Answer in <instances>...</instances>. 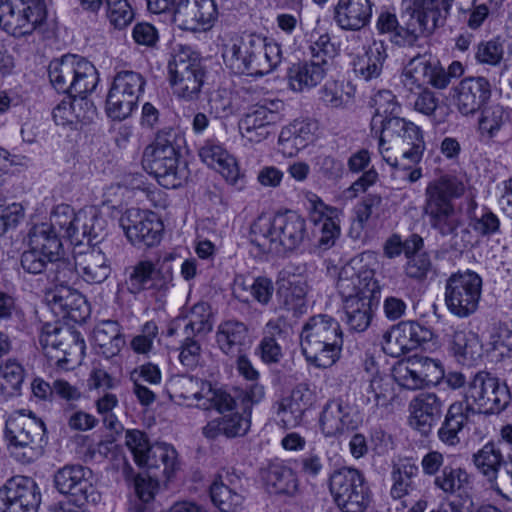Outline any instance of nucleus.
Listing matches in <instances>:
<instances>
[{
  "instance_id": "69168bd1",
  "label": "nucleus",
  "mask_w": 512,
  "mask_h": 512,
  "mask_svg": "<svg viewBox=\"0 0 512 512\" xmlns=\"http://www.w3.org/2000/svg\"><path fill=\"white\" fill-rule=\"evenodd\" d=\"M490 350L497 358L503 359L512 355V329L507 325H499L490 336Z\"/></svg>"
},
{
  "instance_id": "f8f14e48",
  "label": "nucleus",
  "mask_w": 512,
  "mask_h": 512,
  "mask_svg": "<svg viewBox=\"0 0 512 512\" xmlns=\"http://www.w3.org/2000/svg\"><path fill=\"white\" fill-rule=\"evenodd\" d=\"M329 489L342 512H364L370 503L369 488L357 469L343 467L334 471L329 478Z\"/></svg>"
},
{
  "instance_id": "7c9ffc66",
  "label": "nucleus",
  "mask_w": 512,
  "mask_h": 512,
  "mask_svg": "<svg viewBox=\"0 0 512 512\" xmlns=\"http://www.w3.org/2000/svg\"><path fill=\"white\" fill-rule=\"evenodd\" d=\"M201 160L218 171L229 183L236 185L242 178L235 158L219 143L208 140L199 150Z\"/></svg>"
},
{
  "instance_id": "c9c22d12",
  "label": "nucleus",
  "mask_w": 512,
  "mask_h": 512,
  "mask_svg": "<svg viewBox=\"0 0 512 512\" xmlns=\"http://www.w3.org/2000/svg\"><path fill=\"white\" fill-rule=\"evenodd\" d=\"M316 125L307 121H294L282 128L278 146L279 151L288 157L295 156L314 139Z\"/></svg>"
},
{
  "instance_id": "dca6fc26",
  "label": "nucleus",
  "mask_w": 512,
  "mask_h": 512,
  "mask_svg": "<svg viewBox=\"0 0 512 512\" xmlns=\"http://www.w3.org/2000/svg\"><path fill=\"white\" fill-rule=\"evenodd\" d=\"M145 80L140 73L121 71L114 77L106 100V111L113 120H123L136 108Z\"/></svg>"
},
{
  "instance_id": "680f3d73",
  "label": "nucleus",
  "mask_w": 512,
  "mask_h": 512,
  "mask_svg": "<svg viewBox=\"0 0 512 512\" xmlns=\"http://www.w3.org/2000/svg\"><path fill=\"white\" fill-rule=\"evenodd\" d=\"M451 345L454 354L458 357L474 359L476 356H479V339L471 331H455L452 335Z\"/></svg>"
},
{
  "instance_id": "9b49d317",
  "label": "nucleus",
  "mask_w": 512,
  "mask_h": 512,
  "mask_svg": "<svg viewBox=\"0 0 512 512\" xmlns=\"http://www.w3.org/2000/svg\"><path fill=\"white\" fill-rule=\"evenodd\" d=\"M46 0H0V25L10 35H31L47 19Z\"/></svg>"
},
{
  "instance_id": "6e6d98bb",
  "label": "nucleus",
  "mask_w": 512,
  "mask_h": 512,
  "mask_svg": "<svg viewBox=\"0 0 512 512\" xmlns=\"http://www.w3.org/2000/svg\"><path fill=\"white\" fill-rule=\"evenodd\" d=\"M211 307L207 302L194 304L187 316L188 323L185 325L187 335L206 334L213 328L211 320Z\"/></svg>"
},
{
  "instance_id": "20e7f679",
  "label": "nucleus",
  "mask_w": 512,
  "mask_h": 512,
  "mask_svg": "<svg viewBox=\"0 0 512 512\" xmlns=\"http://www.w3.org/2000/svg\"><path fill=\"white\" fill-rule=\"evenodd\" d=\"M309 237L306 220L294 211L259 216L251 225V243L261 253L284 256Z\"/></svg>"
},
{
  "instance_id": "72a5a7b5",
  "label": "nucleus",
  "mask_w": 512,
  "mask_h": 512,
  "mask_svg": "<svg viewBox=\"0 0 512 512\" xmlns=\"http://www.w3.org/2000/svg\"><path fill=\"white\" fill-rule=\"evenodd\" d=\"M327 70L325 60L295 63L287 71L288 85L295 92L308 91L321 83Z\"/></svg>"
},
{
  "instance_id": "393cba45",
  "label": "nucleus",
  "mask_w": 512,
  "mask_h": 512,
  "mask_svg": "<svg viewBox=\"0 0 512 512\" xmlns=\"http://www.w3.org/2000/svg\"><path fill=\"white\" fill-rule=\"evenodd\" d=\"M355 261L344 265L336 283L337 290L343 302L358 296L380 293V286L374 278V271L365 267L356 268Z\"/></svg>"
},
{
  "instance_id": "8fccbe9b",
  "label": "nucleus",
  "mask_w": 512,
  "mask_h": 512,
  "mask_svg": "<svg viewBox=\"0 0 512 512\" xmlns=\"http://www.w3.org/2000/svg\"><path fill=\"white\" fill-rule=\"evenodd\" d=\"M371 105L375 108L371 120V130L378 134V129L383 127L387 120L393 116H398L400 106L393 93L389 90L378 91L371 99Z\"/></svg>"
},
{
  "instance_id": "a211bd4d",
  "label": "nucleus",
  "mask_w": 512,
  "mask_h": 512,
  "mask_svg": "<svg viewBox=\"0 0 512 512\" xmlns=\"http://www.w3.org/2000/svg\"><path fill=\"white\" fill-rule=\"evenodd\" d=\"M174 389L183 399L193 398L205 410L215 409L220 413L230 411L235 406L234 398L225 390L215 388L208 381L181 375L173 381Z\"/></svg>"
},
{
  "instance_id": "0e129e2a",
  "label": "nucleus",
  "mask_w": 512,
  "mask_h": 512,
  "mask_svg": "<svg viewBox=\"0 0 512 512\" xmlns=\"http://www.w3.org/2000/svg\"><path fill=\"white\" fill-rule=\"evenodd\" d=\"M489 15L485 3L476 4V0H464L459 6V20L471 29L479 28Z\"/></svg>"
},
{
  "instance_id": "338daca9",
  "label": "nucleus",
  "mask_w": 512,
  "mask_h": 512,
  "mask_svg": "<svg viewBox=\"0 0 512 512\" xmlns=\"http://www.w3.org/2000/svg\"><path fill=\"white\" fill-rule=\"evenodd\" d=\"M413 359L425 386L435 385L444 377V369L440 361L425 356Z\"/></svg>"
},
{
  "instance_id": "39448f33",
  "label": "nucleus",
  "mask_w": 512,
  "mask_h": 512,
  "mask_svg": "<svg viewBox=\"0 0 512 512\" xmlns=\"http://www.w3.org/2000/svg\"><path fill=\"white\" fill-rule=\"evenodd\" d=\"M225 64L236 74L263 76L273 71L282 61L278 43L268 42L256 33H244L224 45Z\"/></svg>"
},
{
  "instance_id": "9d476101",
  "label": "nucleus",
  "mask_w": 512,
  "mask_h": 512,
  "mask_svg": "<svg viewBox=\"0 0 512 512\" xmlns=\"http://www.w3.org/2000/svg\"><path fill=\"white\" fill-rule=\"evenodd\" d=\"M168 70L174 94L185 101L198 99L205 71L196 52L188 46L177 45L169 60Z\"/></svg>"
},
{
  "instance_id": "79ce46f5",
  "label": "nucleus",
  "mask_w": 512,
  "mask_h": 512,
  "mask_svg": "<svg viewBox=\"0 0 512 512\" xmlns=\"http://www.w3.org/2000/svg\"><path fill=\"white\" fill-rule=\"evenodd\" d=\"M307 291L308 285L303 278L293 277L286 284L283 283L278 289L281 307L294 316L302 315L307 309Z\"/></svg>"
},
{
  "instance_id": "2eb2a0df",
  "label": "nucleus",
  "mask_w": 512,
  "mask_h": 512,
  "mask_svg": "<svg viewBox=\"0 0 512 512\" xmlns=\"http://www.w3.org/2000/svg\"><path fill=\"white\" fill-rule=\"evenodd\" d=\"M54 485L78 508L97 504L101 500V494L93 483L92 470L82 465H66L58 469L54 475Z\"/></svg>"
},
{
  "instance_id": "f704fd0d",
  "label": "nucleus",
  "mask_w": 512,
  "mask_h": 512,
  "mask_svg": "<svg viewBox=\"0 0 512 512\" xmlns=\"http://www.w3.org/2000/svg\"><path fill=\"white\" fill-rule=\"evenodd\" d=\"M79 275L90 284L104 282L111 273V267L105 254L95 245L86 251L77 252Z\"/></svg>"
},
{
  "instance_id": "37998d69",
  "label": "nucleus",
  "mask_w": 512,
  "mask_h": 512,
  "mask_svg": "<svg viewBox=\"0 0 512 512\" xmlns=\"http://www.w3.org/2000/svg\"><path fill=\"white\" fill-rule=\"evenodd\" d=\"M435 60L430 54L414 56L402 73V83L410 92L428 85Z\"/></svg>"
},
{
  "instance_id": "2f4dec72",
  "label": "nucleus",
  "mask_w": 512,
  "mask_h": 512,
  "mask_svg": "<svg viewBox=\"0 0 512 512\" xmlns=\"http://www.w3.org/2000/svg\"><path fill=\"white\" fill-rule=\"evenodd\" d=\"M338 213L337 208L327 206L320 199L313 203L310 220L318 228L320 233L318 247L322 250L331 248L340 235Z\"/></svg>"
},
{
  "instance_id": "f03ea898",
  "label": "nucleus",
  "mask_w": 512,
  "mask_h": 512,
  "mask_svg": "<svg viewBox=\"0 0 512 512\" xmlns=\"http://www.w3.org/2000/svg\"><path fill=\"white\" fill-rule=\"evenodd\" d=\"M465 186L452 175H443L428 183L425 189L424 214L430 226L443 237H451L452 247L462 250L472 245V234L463 227V219L453 200L463 195Z\"/></svg>"
},
{
  "instance_id": "f257e3e1",
  "label": "nucleus",
  "mask_w": 512,
  "mask_h": 512,
  "mask_svg": "<svg viewBox=\"0 0 512 512\" xmlns=\"http://www.w3.org/2000/svg\"><path fill=\"white\" fill-rule=\"evenodd\" d=\"M510 398L505 383H500L498 378L487 371L476 373L469 383L464 400L449 406L437 431L438 439L446 446H457L460 443L459 433L471 415L497 414L507 407Z\"/></svg>"
},
{
  "instance_id": "4be33fe9",
  "label": "nucleus",
  "mask_w": 512,
  "mask_h": 512,
  "mask_svg": "<svg viewBox=\"0 0 512 512\" xmlns=\"http://www.w3.org/2000/svg\"><path fill=\"white\" fill-rule=\"evenodd\" d=\"M432 338V332L416 321H402L385 333L383 351L392 357L417 349Z\"/></svg>"
},
{
  "instance_id": "7ed1b4c3",
  "label": "nucleus",
  "mask_w": 512,
  "mask_h": 512,
  "mask_svg": "<svg viewBox=\"0 0 512 512\" xmlns=\"http://www.w3.org/2000/svg\"><path fill=\"white\" fill-rule=\"evenodd\" d=\"M453 0H403L402 24L389 12L377 20L380 33H393L392 41L399 46H413L420 36L431 34L443 25Z\"/></svg>"
},
{
  "instance_id": "aec40b11",
  "label": "nucleus",
  "mask_w": 512,
  "mask_h": 512,
  "mask_svg": "<svg viewBox=\"0 0 512 512\" xmlns=\"http://www.w3.org/2000/svg\"><path fill=\"white\" fill-rule=\"evenodd\" d=\"M284 109L279 99L257 104L239 121V130L243 138L252 143H260L270 135V129L280 121V112Z\"/></svg>"
},
{
  "instance_id": "c85d7f7f",
  "label": "nucleus",
  "mask_w": 512,
  "mask_h": 512,
  "mask_svg": "<svg viewBox=\"0 0 512 512\" xmlns=\"http://www.w3.org/2000/svg\"><path fill=\"white\" fill-rule=\"evenodd\" d=\"M320 427L327 437L337 436L357 427L352 407L341 399L328 401L320 416Z\"/></svg>"
},
{
  "instance_id": "5701e85b",
  "label": "nucleus",
  "mask_w": 512,
  "mask_h": 512,
  "mask_svg": "<svg viewBox=\"0 0 512 512\" xmlns=\"http://www.w3.org/2000/svg\"><path fill=\"white\" fill-rule=\"evenodd\" d=\"M217 17L214 0H179L172 21L181 30L197 32L209 29Z\"/></svg>"
},
{
  "instance_id": "6e6552de",
  "label": "nucleus",
  "mask_w": 512,
  "mask_h": 512,
  "mask_svg": "<svg viewBox=\"0 0 512 512\" xmlns=\"http://www.w3.org/2000/svg\"><path fill=\"white\" fill-rule=\"evenodd\" d=\"M49 79L55 89L69 96L86 95L96 88L98 73L85 58L67 54L49 64Z\"/></svg>"
},
{
  "instance_id": "6ab92c4d",
  "label": "nucleus",
  "mask_w": 512,
  "mask_h": 512,
  "mask_svg": "<svg viewBox=\"0 0 512 512\" xmlns=\"http://www.w3.org/2000/svg\"><path fill=\"white\" fill-rule=\"evenodd\" d=\"M172 255H167L161 263L153 264L151 261L142 260L131 267L129 277L126 280L127 289L132 294H138L149 288L165 296L173 279L172 267L169 262Z\"/></svg>"
},
{
  "instance_id": "bf43d9fd",
  "label": "nucleus",
  "mask_w": 512,
  "mask_h": 512,
  "mask_svg": "<svg viewBox=\"0 0 512 512\" xmlns=\"http://www.w3.org/2000/svg\"><path fill=\"white\" fill-rule=\"evenodd\" d=\"M49 272L53 276V280L62 287H68L79 275L77 265V252H75L74 260L68 258H60L59 255L49 262Z\"/></svg>"
},
{
  "instance_id": "052dcab7",
  "label": "nucleus",
  "mask_w": 512,
  "mask_h": 512,
  "mask_svg": "<svg viewBox=\"0 0 512 512\" xmlns=\"http://www.w3.org/2000/svg\"><path fill=\"white\" fill-rule=\"evenodd\" d=\"M106 16L111 26L122 30L132 23L135 13L128 0H105Z\"/></svg>"
},
{
  "instance_id": "b1692460",
  "label": "nucleus",
  "mask_w": 512,
  "mask_h": 512,
  "mask_svg": "<svg viewBox=\"0 0 512 512\" xmlns=\"http://www.w3.org/2000/svg\"><path fill=\"white\" fill-rule=\"evenodd\" d=\"M107 221L94 206L80 209L77 217L62 237L67 238L75 246H94L106 236Z\"/></svg>"
},
{
  "instance_id": "e2e57ef3",
  "label": "nucleus",
  "mask_w": 512,
  "mask_h": 512,
  "mask_svg": "<svg viewBox=\"0 0 512 512\" xmlns=\"http://www.w3.org/2000/svg\"><path fill=\"white\" fill-rule=\"evenodd\" d=\"M392 376L405 389L416 390L425 387L418 369L415 368L414 359L407 362H398L394 365Z\"/></svg>"
},
{
  "instance_id": "c756f323",
  "label": "nucleus",
  "mask_w": 512,
  "mask_h": 512,
  "mask_svg": "<svg viewBox=\"0 0 512 512\" xmlns=\"http://www.w3.org/2000/svg\"><path fill=\"white\" fill-rule=\"evenodd\" d=\"M71 336L69 329L59 322L45 323L39 334V344L51 365L63 367L66 359V340Z\"/></svg>"
},
{
  "instance_id": "412c9836",
  "label": "nucleus",
  "mask_w": 512,
  "mask_h": 512,
  "mask_svg": "<svg viewBox=\"0 0 512 512\" xmlns=\"http://www.w3.org/2000/svg\"><path fill=\"white\" fill-rule=\"evenodd\" d=\"M120 226L135 246L153 247L161 240L163 225L154 213L128 209L120 218Z\"/></svg>"
},
{
  "instance_id": "e433bc0d",
  "label": "nucleus",
  "mask_w": 512,
  "mask_h": 512,
  "mask_svg": "<svg viewBox=\"0 0 512 512\" xmlns=\"http://www.w3.org/2000/svg\"><path fill=\"white\" fill-rule=\"evenodd\" d=\"M261 479L269 493L293 495L298 489V479L292 468L274 461L261 470Z\"/></svg>"
},
{
  "instance_id": "423d86ee",
  "label": "nucleus",
  "mask_w": 512,
  "mask_h": 512,
  "mask_svg": "<svg viewBox=\"0 0 512 512\" xmlns=\"http://www.w3.org/2000/svg\"><path fill=\"white\" fill-rule=\"evenodd\" d=\"M184 137L173 129L160 131L154 142L148 145L142 155V166L158 183L175 189L188 178L185 162L180 161V150Z\"/></svg>"
},
{
  "instance_id": "774afa93",
  "label": "nucleus",
  "mask_w": 512,
  "mask_h": 512,
  "mask_svg": "<svg viewBox=\"0 0 512 512\" xmlns=\"http://www.w3.org/2000/svg\"><path fill=\"white\" fill-rule=\"evenodd\" d=\"M504 56L503 43L497 39L482 41L477 46L475 58L483 64L498 65Z\"/></svg>"
},
{
  "instance_id": "13d9d810",
  "label": "nucleus",
  "mask_w": 512,
  "mask_h": 512,
  "mask_svg": "<svg viewBox=\"0 0 512 512\" xmlns=\"http://www.w3.org/2000/svg\"><path fill=\"white\" fill-rule=\"evenodd\" d=\"M468 483V473L462 468L451 466H445L434 479V485L446 494H453Z\"/></svg>"
},
{
  "instance_id": "4d7b16f0",
  "label": "nucleus",
  "mask_w": 512,
  "mask_h": 512,
  "mask_svg": "<svg viewBox=\"0 0 512 512\" xmlns=\"http://www.w3.org/2000/svg\"><path fill=\"white\" fill-rule=\"evenodd\" d=\"M509 120V114L500 104H493L482 110L479 129L482 134L493 138Z\"/></svg>"
},
{
  "instance_id": "c03bdc74",
  "label": "nucleus",
  "mask_w": 512,
  "mask_h": 512,
  "mask_svg": "<svg viewBox=\"0 0 512 512\" xmlns=\"http://www.w3.org/2000/svg\"><path fill=\"white\" fill-rule=\"evenodd\" d=\"M0 491L23 502L32 509L38 510L41 503V493L34 479L27 476H14L10 478Z\"/></svg>"
},
{
  "instance_id": "4468645a",
  "label": "nucleus",
  "mask_w": 512,
  "mask_h": 512,
  "mask_svg": "<svg viewBox=\"0 0 512 512\" xmlns=\"http://www.w3.org/2000/svg\"><path fill=\"white\" fill-rule=\"evenodd\" d=\"M482 292V278L474 271L452 274L445 285V303L448 310L459 318L474 314Z\"/></svg>"
},
{
  "instance_id": "cd10ccee",
  "label": "nucleus",
  "mask_w": 512,
  "mask_h": 512,
  "mask_svg": "<svg viewBox=\"0 0 512 512\" xmlns=\"http://www.w3.org/2000/svg\"><path fill=\"white\" fill-rule=\"evenodd\" d=\"M373 7L371 0H338L333 20L341 30L357 32L370 24Z\"/></svg>"
},
{
  "instance_id": "09e8293b",
  "label": "nucleus",
  "mask_w": 512,
  "mask_h": 512,
  "mask_svg": "<svg viewBox=\"0 0 512 512\" xmlns=\"http://www.w3.org/2000/svg\"><path fill=\"white\" fill-rule=\"evenodd\" d=\"M390 386L389 380L379 373L372 375L361 386L363 402L371 409L387 406L392 394Z\"/></svg>"
},
{
  "instance_id": "bb28decb",
  "label": "nucleus",
  "mask_w": 512,
  "mask_h": 512,
  "mask_svg": "<svg viewBox=\"0 0 512 512\" xmlns=\"http://www.w3.org/2000/svg\"><path fill=\"white\" fill-rule=\"evenodd\" d=\"M443 406L444 402L435 393L418 394L409 404L411 427L424 436L429 435L442 415Z\"/></svg>"
},
{
  "instance_id": "ddd939ff",
  "label": "nucleus",
  "mask_w": 512,
  "mask_h": 512,
  "mask_svg": "<svg viewBox=\"0 0 512 512\" xmlns=\"http://www.w3.org/2000/svg\"><path fill=\"white\" fill-rule=\"evenodd\" d=\"M125 443L139 467L150 470L162 469L161 473L170 479L177 468V452L168 444L156 443L150 445L145 433L139 430L126 432Z\"/></svg>"
},
{
  "instance_id": "5fc2aeb1",
  "label": "nucleus",
  "mask_w": 512,
  "mask_h": 512,
  "mask_svg": "<svg viewBox=\"0 0 512 512\" xmlns=\"http://www.w3.org/2000/svg\"><path fill=\"white\" fill-rule=\"evenodd\" d=\"M23 381V367L15 361L8 360L0 367V396L8 398L18 395Z\"/></svg>"
},
{
  "instance_id": "3c124183",
  "label": "nucleus",
  "mask_w": 512,
  "mask_h": 512,
  "mask_svg": "<svg viewBox=\"0 0 512 512\" xmlns=\"http://www.w3.org/2000/svg\"><path fill=\"white\" fill-rule=\"evenodd\" d=\"M473 463L489 482H493L497 478L504 459L499 448L493 443H487L473 455Z\"/></svg>"
},
{
  "instance_id": "4c0bfd02",
  "label": "nucleus",
  "mask_w": 512,
  "mask_h": 512,
  "mask_svg": "<svg viewBox=\"0 0 512 512\" xmlns=\"http://www.w3.org/2000/svg\"><path fill=\"white\" fill-rule=\"evenodd\" d=\"M378 294L358 296L343 302L346 323L351 330L363 332L369 327L373 316L372 307L378 302Z\"/></svg>"
},
{
  "instance_id": "603ef678",
  "label": "nucleus",
  "mask_w": 512,
  "mask_h": 512,
  "mask_svg": "<svg viewBox=\"0 0 512 512\" xmlns=\"http://www.w3.org/2000/svg\"><path fill=\"white\" fill-rule=\"evenodd\" d=\"M213 504L222 512H235L241 507L244 497L222 480H215L210 487Z\"/></svg>"
},
{
  "instance_id": "473e14b6",
  "label": "nucleus",
  "mask_w": 512,
  "mask_h": 512,
  "mask_svg": "<svg viewBox=\"0 0 512 512\" xmlns=\"http://www.w3.org/2000/svg\"><path fill=\"white\" fill-rule=\"evenodd\" d=\"M216 343L224 354L234 358L250 345L248 327L237 320L224 321L218 326Z\"/></svg>"
},
{
  "instance_id": "ea45409f",
  "label": "nucleus",
  "mask_w": 512,
  "mask_h": 512,
  "mask_svg": "<svg viewBox=\"0 0 512 512\" xmlns=\"http://www.w3.org/2000/svg\"><path fill=\"white\" fill-rule=\"evenodd\" d=\"M387 59V47L383 41H373L365 54L354 64L355 73L365 81L377 79Z\"/></svg>"
},
{
  "instance_id": "864d4df0",
  "label": "nucleus",
  "mask_w": 512,
  "mask_h": 512,
  "mask_svg": "<svg viewBox=\"0 0 512 512\" xmlns=\"http://www.w3.org/2000/svg\"><path fill=\"white\" fill-rule=\"evenodd\" d=\"M80 103L88 105V107H86V109L88 110V111H86V114H88V115H85V113L76 115L73 112V102H71V98L69 97L68 100H65V99L62 100L54 108L53 119H54L55 123L57 125L65 126V125H70V124H74V123H78V122L86 124V123H90L91 121H93L94 117L97 114L96 107L94 106V104L92 102H83V101H81Z\"/></svg>"
},
{
  "instance_id": "a19ab883",
  "label": "nucleus",
  "mask_w": 512,
  "mask_h": 512,
  "mask_svg": "<svg viewBox=\"0 0 512 512\" xmlns=\"http://www.w3.org/2000/svg\"><path fill=\"white\" fill-rule=\"evenodd\" d=\"M93 339L97 353L106 359L117 356L125 344L119 325L114 321H106L97 326L93 333Z\"/></svg>"
},
{
  "instance_id": "a18cd8bd",
  "label": "nucleus",
  "mask_w": 512,
  "mask_h": 512,
  "mask_svg": "<svg viewBox=\"0 0 512 512\" xmlns=\"http://www.w3.org/2000/svg\"><path fill=\"white\" fill-rule=\"evenodd\" d=\"M283 338V330L275 320H270L263 328V336L260 340L256 353L266 364L279 363L283 357L280 340Z\"/></svg>"
},
{
  "instance_id": "1a4fd4ad",
  "label": "nucleus",
  "mask_w": 512,
  "mask_h": 512,
  "mask_svg": "<svg viewBox=\"0 0 512 512\" xmlns=\"http://www.w3.org/2000/svg\"><path fill=\"white\" fill-rule=\"evenodd\" d=\"M46 428L42 420L33 415H19L6 423L5 437L12 457L28 464L42 455V442Z\"/></svg>"
},
{
  "instance_id": "58836bf2",
  "label": "nucleus",
  "mask_w": 512,
  "mask_h": 512,
  "mask_svg": "<svg viewBox=\"0 0 512 512\" xmlns=\"http://www.w3.org/2000/svg\"><path fill=\"white\" fill-rule=\"evenodd\" d=\"M53 310H59L75 322L82 321L88 315V307L85 298L77 291L68 287L57 289L50 300Z\"/></svg>"
},
{
  "instance_id": "de8ad7c7",
  "label": "nucleus",
  "mask_w": 512,
  "mask_h": 512,
  "mask_svg": "<svg viewBox=\"0 0 512 512\" xmlns=\"http://www.w3.org/2000/svg\"><path fill=\"white\" fill-rule=\"evenodd\" d=\"M60 236L48 223L34 225L28 233V247H34L54 260L62 248Z\"/></svg>"
},
{
  "instance_id": "0eeeda50",
  "label": "nucleus",
  "mask_w": 512,
  "mask_h": 512,
  "mask_svg": "<svg viewBox=\"0 0 512 512\" xmlns=\"http://www.w3.org/2000/svg\"><path fill=\"white\" fill-rule=\"evenodd\" d=\"M301 349L306 360L319 368L331 367L340 357L343 332L339 322L330 315L309 317L301 331Z\"/></svg>"
},
{
  "instance_id": "f3484780",
  "label": "nucleus",
  "mask_w": 512,
  "mask_h": 512,
  "mask_svg": "<svg viewBox=\"0 0 512 512\" xmlns=\"http://www.w3.org/2000/svg\"><path fill=\"white\" fill-rule=\"evenodd\" d=\"M378 133L382 135V141H388L401 153V161L416 164L421 160L425 142L420 128L413 122L393 116L378 129Z\"/></svg>"
},
{
  "instance_id": "49530a36",
  "label": "nucleus",
  "mask_w": 512,
  "mask_h": 512,
  "mask_svg": "<svg viewBox=\"0 0 512 512\" xmlns=\"http://www.w3.org/2000/svg\"><path fill=\"white\" fill-rule=\"evenodd\" d=\"M419 468L410 460H403L394 464L391 471L390 495L393 499H401L416 489L415 480L418 477Z\"/></svg>"
},
{
  "instance_id": "a878e982",
  "label": "nucleus",
  "mask_w": 512,
  "mask_h": 512,
  "mask_svg": "<svg viewBox=\"0 0 512 512\" xmlns=\"http://www.w3.org/2000/svg\"><path fill=\"white\" fill-rule=\"evenodd\" d=\"M453 99L462 115L477 112L491 97V84L485 77H467L453 89Z\"/></svg>"
}]
</instances>
